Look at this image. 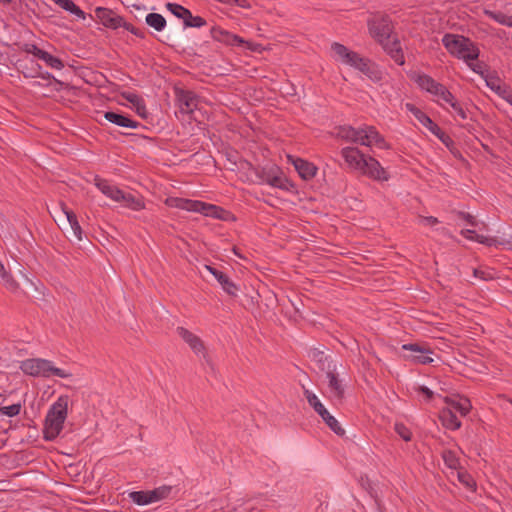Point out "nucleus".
<instances>
[{
  "label": "nucleus",
  "mask_w": 512,
  "mask_h": 512,
  "mask_svg": "<svg viewBox=\"0 0 512 512\" xmlns=\"http://www.w3.org/2000/svg\"><path fill=\"white\" fill-rule=\"evenodd\" d=\"M458 480L465 485L467 488H473L475 486V482L473 478L466 472L458 471L457 472Z\"/></svg>",
  "instance_id": "obj_42"
},
{
  "label": "nucleus",
  "mask_w": 512,
  "mask_h": 512,
  "mask_svg": "<svg viewBox=\"0 0 512 512\" xmlns=\"http://www.w3.org/2000/svg\"><path fill=\"white\" fill-rule=\"evenodd\" d=\"M328 378V387L330 390L331 397L338 401H342L345 394V389L342 384V381L338 378V375L335 373V370H331L326 373Z\"/></svg>",
  "instance_id": "obj_22"
},
{
  "label": "nucleus",
  "mask_w": 512,
  "mask_h": 512,
  "mask_svg": "<svg viewBox=\"0 0 512 512\" xmlns=\"http://www.w3.org/2000/svg\"><path fill=\"white\" fill-rule=\"evenodd\" d=\"M62 210L65 213L68 222L65 227V234L71 242H81L83 240V230L78 222L76 214L71 210H67L63 203Z\"/></svg>",
  "instance_id": "obj_12"
},
{
  "label": "nucleus",
  "mask_w": 512,
  "mask_h": 512,
  "mask_svg": "<svg viewBox=\"0 0 512 512\" xmlns=\"http://www.w3.org/2000/svg\"><path fill=\"white\" fill-rule=\"evenodd\" d=\"M337 138L363 146L375 144L379 148H387L384 138L374 126L364 125L358 129L352 126H340L335 133Z\"/></svg>",
  "instance_id": "obj_2"
},
{
  "label": "nucleus",
  "mask_w": 512,
  "mask_h": 512,
  "mask_svg": "<svg viewBox=\"0 0 512 512\" xmlns=\"http://www.w3.org/2000/svg\"><path fill=\"white\" fill-rule=\"evenodd\" d=\"M415 82L418 86L432 94L437 98V101H443L450 105L453 110L462 118L466 119V113L461 105L456 101L453 94L441 83L435 81L432 77L426 74H418L415 77Z\"/></svg>",
  "instance_id": "obj_4"
},
{
  "label": "nucleus",
  "mask_w": 512,
  "mask_h": 512,
  "mask_svg": "<svg viewBox=\"0 0 512 512\" xmlns=\"http://www.w3.org/2000/svg\"><path fill=\"white\" fill-rule=\"evenodd\" d=\"M179 107L183 113H193L198 106V97L192 91L180 90L177 92Z\"/></svg>",
  "instance_id": "obj_18"
},
{
  "label": "nucleus",
  "mask_w": 512,
  "mask_h": 512,
  "mask_svg": "<svg viewBox=\"0 0 512 512\" xmlns=\"http://www.w3.org/2000/svg\"><path fill=\"white\" fill-rule=\"evenodd\" d=\"M440 421L444 427L457 430L461 427V421L451 408H443L439 414Z\"/></svg>",
  "instance_id": "obj_27"
},
{
  "label": "nucleus",
  "mask_w": 512,
  "mask_h": 512,
  "mask_svg": "<svg viewBox=\"0 0 512 512\" xmlns=\"http://www.w3.org/2000/svg\"><path fill=\"white\" fill-rule=\"evenodd\" d=\"M467 65L476 73L483 74V63L477 62L474 63V61H469Z\"/></svg>",
  "instance_id": "obj_50"
},
{
  "label": "nucleus",
  "mask_w": 512,
  "mask_h": 512,
  "mask_svg": "<svg viewBox=\"0 0 512 512\" xmlns=\"http://www.w3.org/2000/svg\"><path fill=\"white\" fill-rule=\"evenodd\" d=\"M418 392H420V393H422L423 395H425V396H426V399H427L428 401H430V400L433 398V395H434L433 391H432V390H430V389H429L428 387H426V386H419V387H418Z\"/></svg>",
  "instance_id": "obj_51"
},
{
  "label": "nucleus",
  "mask_w": 512,
  "mask_h": 512,
  "mask_svg": "<svg viewBox=\"0 0 512 512\" xmlns=\"http://www.w3.org/2000/svg\"><path fill=\"white\" fill-rule=\"evenodd\" d=\"M20 368L25 374L34 377L50 378L56 376L69 378L72 376L71 373L55 367L52 361L41 358L27 359L21 363Z\"/></svg>",
  "instance_id": "obj_6"
},
{
  "label": "nucleus",
  "mask_w": 512,
  "mask_h": 512,
  "mask_svg": "<svg viewBox=\"0 0 512 512\" xmlns=\"http://www.w3.org/2000/svg\"><path fill=\"white\" fill-rule=\"evenodd\" d=\"M94 182L96 187L107 197L111 198L112 200H116L118 196H121V190L114 186L109 184V182L105 179L100 178L99 176H95Z\"/></svg>",
  "instance_id": "obj_28"
},
{
  "label": "nucleus",
  "mask_w": 512,
  "mask_h": 512,
  "mask_svg": "<svg viewBox=\"0 0 512 512\" xmlns=\"http://www.w3.org/2000/svg\"><path fill=\"white\" fill-rule=\"evenodd\" d=\"M380 44L398 65H403L405 63L402 48L398 39L390 37Z\"/></svg>",
  "instance_id": "obj_20"
},
{
  "label": "nucleus",
  "mask_w": 512,
  "mask_h": 512,
  "mask_svg": "<svg viewBox=\"0 0 512 512\" xmlns=\"http://www.w3.org/2000/svg\"><path fill=\"white\" fill-rule=\"evenodd\" d=\"M205 267L207 268V270H209L215 276V278L217 279V281L220 283L223 290L227 294H229L231 296L237 295V292L239 290L238 287L225 273H223L222 271H219L211 266H205Z\"/></svg>",
  "instance_id": "obj_23"
},
{
  "label": "nucleus",
  "mask_w": 512,
  "mask_h": 512,
  "mask_svg": "<svg viewBox=\"0 0 512 512\" xmlns=\"http://www.w3.org/2000/svg\"><path fill=\"white\" fill-rule=\"evenodd\" d=\"M490 17H492L494 20H496L498 23L506 26H512V17L507 16L501 12L495 13V12H489Z\"/></svg>",
  "instance_id": "obj_40"
},
{
  "label": "nucleus",
  "mask_w": 512,
  "mask_h": 512,
  "mask_svg": "<svg viewBox=\"0 0 512 512\" xmlns=\"http://www.w3.org/2000/svg\"><path fill=\"white\" fill-rule=\"evenodd\" d=\"M487 86L497 93L501 98L512 105V90L509 86L502 83L497 77H489L486 79Z\"/></svg>",
  "instance_id": "obj_21"
},
{
  "label": "nucleus",
  "mask_w": 512,
  "mask_h": 512,
  "mask_svg": "<svg viewBox=\"0 0 512 512\" xmlns=\"http://www.w3.org/2000/svg\"><path fill=\"white\" fill-rule=\"evenodd\" d=\"M170 201L171 205L183 210L199 212L205 216L213 217L216 219H227L226 215H228V212L216 205L183 198H174Z\"/></svg>",
  "instance_id": "obj_7"
},
{
  "label": "nucleus",
  "mask_w": 512,
  "mask_h": 512,
  "mask_svg": "<svg viewBox=\"0 0 512 512\" xmlns=\"http://www.w3.org/2000/svg\"><path fill=\"white\" fill-rule=\"evenodd\" d=\"M115 201L121 202L125 207H128L135 211L142 210L145 207L144 202L141 198L135 197L131 193H125L122 190L121 196H118Z\"/></svg>",
  "instance_id": "obj_29"
},
{
  "label": "nucleus",
  "mask_w": 512,
  "mask_h": 512,
  "mask_svg": "<svg viewBox=\"0 0 512 512\" xmlns=\"http://www.w3.org/2000/svg\"><path fill=\"white\" fill-rule=\"evenodd\" d=\"M370 35L378 42H385L391 37L392 26L388 17H375L368 21Z\"/></svg>",
  "instance_id": "obj_10"
},
{
  "label": "nucleus",
  "mask_w": 512,
  "mask_h": 512,
  "mask_svg": "<svg viewBox=\"0 0 512 512\" xmlns=\"http://www.w3.org/2000/svg\"><path fill=\"white\" fill-rule=\"evenodd\" d=\"M166 8L177 18L183 19L185 27L200 28L206 25V20L200 16H193L189 9L180 4H166Z\"/></svg>",
  "instance_id": "obj_11"
},
{
  "label": "nucleus",
  "mask_w": 512,
  "mask_h": 512,
  "mask_svg": "<svg viewBox=\"0 0 512 512\" xmlns=\"http://www.w3.org/2000/svg\"><path fill=\"white\" fill-rule=\"evenodd\" d=\"M266 182L273 187H277L280 189H288V187H287L288 181L279 175H273V176L268 175Z\"/></svg>",
  "instance_id": "obj_38"
},
{
  "label": "nucleus",
  "mask_w": 512,
  "mask_h": 512,
  "mask_svg": "<svg viewBox=\"0 0 512 512\" xmlns=\"http://www.w3.org/2000/svg\"><path fill=\"white\" fill-rule=\"evenodd\" d=\"M62 9L69 11L79 18L85 19V13L72 0H54Z\"/></svg>",
  "instance_id": "obj_33"
},
{
  "label": "nucleus",
  "mask_w": 512,
  "mask_h": 512,
  "mask_svg": "<svg viewBox=\"0 0 512 512\" xmlns=\"http://www.w3.org/2000/svg\"><path fill=\"white\" fill-rule=\"evenodd\" d=\"M129 497L134 503L140 506L151 503L148 491H134L129 494Z\"/></svg>",
  "instance_id": "obj_37"
},
{
  "label": "nucleus",
  "mask_w": 512,
  "mask_h": 512,
  "mask_svg": "<svg viewBox=\"0 0 512 512\" xmlns=\"http://www.w3.org/2000/svg\"><path fill=\"white\" fill-rule=\"evenodd\" d=\"M461 233L464 237H466L467 239H470V240H474L475 234H477L474 230H470V229L463 230Z\"/></svg>",
  "instance_id": "obj_52"
},
{
  "label": "nucleus",
  "mask_w": 512,
  "mask_h": 512,
  "mask_svg": "<svg viewBox=\"0 0 512 512\" xmlns=\"http://www.w3.org/2000/svg\"><path fill=\"white\" fill-rule=\"evenodd\" d=\"M0 277L4 281L5 287L11 292H16L19 289L17 281L5 270L4 265L0 261Z\"/></svg>",
  "instance_id": "obj_34"
},
{
  "label": "nucleus",
  "mask_w": 512,
  "mask_h": 512,
  "mask_svg": "<svg viewBox=\"0 0 512 512\" xmlns=\"http://www.w3.org/2000/svg\"><path fill=\"white\" fill-rule=\"evenodd\" d=\"M474 241H477L479 243L485 244L487 246H493L497 244V240L492 237H486L483 235L475 234Z\"/></svg>",
  "instance_id": "obj_45"
},
{
  "label": "nucleus",
  "mask_w": 512,
  "mask_h": 512,
  "mask_svg": "<svg viewBox=\"0 0 512 512\" xmlns=\"http://www.w3.org/2000/svg\"><path fill=\"white\" fill-rule=\"evenodd\" d=\"M104 118L117 125V126H120V127H123V128H131V129H136L140 126V123L137 122V121H134L132 119H130L129 117L123 115V114H119V113H116V112H113V111H107L104 113Z\"/></svg>",
  "instance_id": "obj_24"
},
{
  "label": "nucleus",
  "mask_w": 512,
  "mask_h": 512,
  "mask_svg": "<svg viewBox=\"0 0 512 512\" xmlns=\"http://www.w3.org/2000/svg\"><path fill=\"white\" fill-rule=\"evenodd\" d=\"M1 396H2V395L0 394V397H1Z\"/></svg>",
  "instance_id": "obj_56"
},
{
  "label": "nucleus",
  "mask_w": 512,
  "mask_h": 512,
  "mask_svg": "<svg viewBox=\"0 0 512 512\" xmlns=\"http://www.w3.org/2000/svg\"><path fill=\"white\" fill-rule=\"evenodd\" d=\"M304 395L309 405L315 410V412L322 418L326 425L338 436H344L345 430L339 424V422L328 412L324 405L320 402L318 397L310 392L308 389L304 390Z\"/></svg>",
  "instance_id": "obj_8"
},
{
  "label": "nucleus",
  "mask_w": 512,
  "mask_h": 512,
  "mask_svg": "<svg viewBox=\"0 0 512 512\" xmlns=\"http://www.w3.org/2000/svg\"><path fill=\"white\" fill-rule=\"evenodd\" d=\"M96 18L105 26L111 29H117L124 24V19L113 10L97 7L95 9Z\"/></svg>",
  "instance_id": "obj_16"
},
{
  "label": "nucleus",
  "mask_w": 512,
  "mask_h": 512,
  "mask_svg": "<svg viewBox=\"0 0 512 512\" xmlns=\"http://www.w3.org/2000/svg\"><path fill=\"white\" fill-rule=\"evenodd\" d=\"M12 2V0H0V4L2 5H9Z\"/></svg>",
  "instance_id": "obj_55"
},
{
  "label": "nucleus",
  "mask_w": 512,
  "mask_h": 512,
  "mask_svg": "<svg viewBox=\"0 0 512 512\" xmlns=\"http://www.w3.org/2000/svg\"><path fill=\"white\" fill-rule=\"evenodd\" d=\"M24 51L34 55L38 59H40L41 53L44 52V50L38 48L35 44H25L24 45Z\"/></svg>",
  "instance_id": "obj_44"
},
{
  "label": "nucleus",
  "mask_w": 512,
  "mask_h": 512,
  "mask_svg": "<svg viewBox=\"0 0 512 512\" xmlns=\"http://www.w3.org/2000/svg\"><path fill=\"white\" fill-rule=\"evenodd\" d=\"M172 491V486L163 485L160 487L155 488L154 490L148 491L149 492V499L151 503L160 501L162 499L167 498Z\"/></svg>",
  "instance_id": "obj_32"
},
{
  "label": "nucleus",
  "mask_w": 512,
  "mask_h": 512,
  "mask_svg": "<svg viewBox=\"0 0 512 512\" xmlns=\"http://www.w3.org/2000/svg\"><path fill=\"white\" fill-rule=\"evenodd\" d=\"M21 405L20 404H12L10 406L1 407L0 413L3 415L14 417L20 413Z\"/></svg>",
  "instance_id": "obj_41"
},
{
  "label": "nucleus",
  "mask_w": 512,
  "mask_h": 512,
  "mask_svg": "<svg viewBox=\"0 0 512 512\" xmlns=\"http://www.w3.org/2000/svg\"><path fill=\"white\" fill-rule=\"evenodd\" d=\"M406 108L408 111H410L415 118L423 124L425 127H427L430 132H432L435 136H437L442 143H444L446 146H449L453 143L452 139L449 135H447L436 123H434L431 118L426 115L424 112H422L419 108H417L415 105L411 103L406 104Z\"/></svg>",
  "instance_id": "obj_9"
},
{
  "label": "nucleus",
  "mask_w": 512,
  "mask_h": 512,
  "mask_svg": "<svg viewBox=\"0 0 512 512\" xmlns=\"http://www.w3.org/2000/svg\"><path fill=\"white\" fill-rule=\"evenodd\" d=\"M122 97L130 102L133 106L137 105L140 101L143 100L142 97L132 92H123Z\"/></svg>",
  "instance_id": "obj_43"
},
{
  "label": "nucleus",
  "mask_w": 512,
  "mask_h": 512,
  "mask_svg": "<svg viewBox=\"0 0 512 512\" xmlns=\"http://www.w3.org/2000/svg\"><path fill=\"white\" fill-rule=\"evenodd\" d=\"M461 216L468 222L470 223L471 225H475V222H474V217L472 215H470L469 213H464L462 212L461 213Z\"/></svg>",
  "instance_id": "obj_53"
},
{
  "label": "nucleus",
  "mask_w": 512,
  "mask_h": 512,
  "mask_svg": "<svg viewBox=\"0 0 512 512\" xmlns=\"http://www.w3.org/2000/svg\"><path fill=\"white\" fill-rule=\"evenodd\" d=\"M341 155L352 171L375 181H387L389 174L373 157L363 154L357 147H344Z\"/></svg>",
  "instance_id": "obj_1"
},
{
  "label": "nucleus",
  "mask_w": 512,
  "mask_h": 512,
  "mask_svg": "<svg viewBox=\"0 0 512 512\" xmlns=\"http://www.w3.org/2000/svg\"><path fill=\"white\" fill-rule=\"evenodd\" d=\"M211 37L219 42L226 43L228 45H236L243 43V40L237 35L231 34L230 32L223 30L220 27H213L210 31Z\"/></svg>",
  "instance_id": "obj_26"
},
{
  "label": "nucleus",
  "mask_w": 512,
  "mask_h": 512,
  "mask_svg": "<svg viewBox=\"0 0 512 512\" xmlns=\"http://www.w3.org/2000/svg\"><path fill=\"white\" fill-rule=\"evenodd\" d=\"M395 431L404 441L408 442L411 440L412 433L404 424L396 423Z\"/></svg>",
  "instance_id": "obj_39"
},
{
  "label": "nucleus",
  "mask_w": 512,
  "mask_h": 512,
  "mask_svg": "<svg viewBox=\"0 0 512 512\" xmlns=\"http://www.w3.org/2000/svg\"><path fill=\"white\" fill-rule=\"evenodd\" d=\"M41 60H43L48 66L53 69L61 70L64 68V63L59 58L51 55L50 53L44 51L41 53Z\"/></svg>",
  "instance_id": "obj_36"
},
{
  "label": "nucleus",
  "mask_w": 512,
  "mask_h": 512,
  "mask_svg": "<svg viewBox=\"0 0 512 512\" xmlns=\"http://www.w3.org/2000/svg\"><path fill=\"white\" fill-rule=\"evenodd\" d=\"M233 253L238 256L239 258H243V256L240 254L239 249L237 247H233Z\"/></svg>",
  "instance_id": "obj_54"
},
{
  "label": "nucleus",
  "mask_w": 512,
  "mask_h": 512,
  "mask_svg": "<svg viewBox=\"0 0 512 512\" xmlns=\"http://www.w3.org/2000/svg\"><path fill=\"white\" fill-rule=\"evenodd\" d=\"M145 21L148 26L154 28L158 32L164 30L166 26V19L158 13L147 14Z\"/></svg>",
  "instance_id": "obj_31"
},
{
  "label": "nucleus",
  "mask_w": 512,
  "mask_h": 512,
  "mask_svg": "<svg viewBox=\"0 0 512 512\" xmlns=\"http://www.w3.org/2000/svg\"><path fill=\"white\" fill-rule=\"evenodd\" d=\"M419 219L423 224L428 226H434L439 223V220L433 216H420Z\"/></svg>",
  "instance_id": "obj_49"
},
{
  "label": "nucleus",
  "mask_w": 512,
  "mask_h": 512,
  "mask_svg": "<svg viewBox=\"0 0 512 512\" xmlns=\"http://www.w3.org/2000/svg\"><path fill=\"white\" fill-rule=\"evenodd\" d=\"M402 349L411 352V355H409L407 358L411 359V361L414 363L425 365L433 362V359L429 356L432 351L426 345H421L419 343H409L404 344Z\"/></svg>",
  "instance_id": "obj_13"
},
{
  "label": "nucleus",
  "mask_w": 512,
  "mask_h": 512,
  "mask_svg": "<svg viewBox=\"0 0 512 512\" xmlns=\"http://www.w3.org/2000/svg\"><path fill=\"white\" fill-rule=\"evenodd\" d=\"M176 332L195 354L207 356L205 344L200 337L184 327H177Z\"/></svg>",
  "instance_id": "obj_14"
},
{
  "label": "nucleus",
  "mask_w": 512,
  "mask_h": 512,
  "mask_svg": "<svg viewBox=\"0 0 512 512\" xmlns=\"http://www.w3.org/2000/svg\"><path fill=\"white\" fill-rule=\"evenodd\" d=\"M135 107V110H136V113L142 117V118H146L147 117V109H146V105H145V102L144 100L140 101L137 105L134 106Z\"/></svg>",
  "instance_id": "obj_48"
},
{
  "label": "nucleus",
  "mask_w": 512,
  "mask_h": 512,
  "mask_svg": "<svg viewBox=\"0 0 512 512\" xmlns=\"http://www.w3.org/2000/svg\"><path fill=\"white\" fill-rule=\"evenodd\" d=\"M331 50L337 57V60L341 61L342 63L349 65L353 68L357 65L358 61H361V55L349 50L345 45L334 42L331 45Z\"/></svg>",
  "instance_id": "obj_15"
},
{
  "label": "nucleus",
  "mask_w": 512,
  "mask_h": 512,
  "mask_svg": "<svg viewBox=\"0 0 512 512\" xmlns=\"http://www.w3.org/2000/svg\"><path fill=\"white\" fill-rule=\"evenodd\" d=\"M442 44L451 55L464 60L466 63L475 61L479 57V48L473 41L463 35L447 33L442 38Z\"/></svg>",
  "instance_id": "obj_5"
},
{
  "label": "nucleus",
  "mask_w": 512,
  "mask_h": 512,
  "mask_svg": "<svg viewBox=\"0 0 512 512\" xmlns=\"http://www.w3.org/2000/svg\"><path fill=\"white\" fill-rule=\"evenodd\" d=\"M69 397L61 395L49 408L44 423V439L54 440L62 431L68 414Z\"/></svg>",
  "instance_id": "obj_3"
},
{
  "label": "nucleus",
  "mask_w": 512,
  "mask_h": 512,
  "mask_svg": "<svg viewBox=\"0 0 512 512\" xmlns=\"http://www.w3.org/2000/svg\"><path fill=\"white\" fill-rule=\"evenodd\" d=\"M308 356L320 371L327 373L331 370H335L333 361L324 351L314 348L309 351Z\"/></svg>",
  "instance_id": "obj_17"
},
{
  "label": "nucleus",
  "mask_w": 512,
  "mask_h": 512,
  "mask_svg": "<svg viewBox=\"0 0 512 512\" xmlns=\"http://www.w3.org/2000/svg\"><path fill=\"white\" fill-rule=\"evenodd\" d=\"M293 165L300 175V177L304 180H310L315 177L317 172V167L304 159L295 158L292 159Z\"/></svg>",
  "instance_id": "obj_25"
},
{
  "label": "nucleus",
  "mask_w": 512,
  "mask_h": 512,
  "mask_svg": "<svg viewBox=\"0 0 512 512\" xmlns=\"http://www.w3.org/2000/svg\"><path fill=\"white\" fill-rule=\"evenodd\" d=\"M473 275L476 278H480L485 281L493 279V275L490 272H486L477 268L473 270Z\"/></svg>",
  "instance_id": "obj_47"
},
{
  "label": "nucleus",
  "mask_w": 512,
  "mask_h": 512,
  "mask_svg": "<svg viewBox=\"0 0 512 512\" xmlns=\"http://www.w3.org/2000/svg\"><path fill=\"white\" fill-rule=\"evenodd\" d=\"M445 402L449 404V408H451L455 413L458 412L462 416H466L471 409V403L468 399L454 401L449 399L448 397H445Z\"/></svg>",
  "instance_id": "obj_30"
},
{
  "label": "nucleus",
  "mask_w": 512,
  "mask_h": 512,
  "mask_svg": "<svg viewBox=\"0 0 512 512\" xmlns=\"http://www.w3.org/2000/svg\"><path fill=\"white\" fill-rule=\"evenodd\" d=\"M442 458L446 466L450 469L458 470L460 469V461L456 456V453L452 450H444L442 452Z\"/></svg>",
  "instance_id": "obj_35"
},
{
  "label": "nucleus",
  "mask_w": 512,
  "mask_h": 512,
  "mask_svg": "<svg viewBox=\"0 0 512 512\" xmlns=\"http://www.w3.org/2000/svg\"><path fill=\"white\" fill-rule=\"evenodd\" d=\"M355 69L361 71L375 83L380 82L383 78L382 72L378 69V67L369 59L364 57H361V61H358L357 65L355 66Z\"/></svg>",
  "instance_id": "obj_19"
},
{
  "label": "nucleus",
  "mask_w": 512,
  "mask_h": 512,
  "mask_svg": "<svg viewBox=\"0 0 512 512\" xmlns=\"http://www.w3.org/2000/svg\"><path fill=\"white\" fill-rule=\"evenodd\" d=\"M123 28H125L126 30L130 31L132 34L140 37V38H144L145 37V33L144 31L134 27L132 24L130 23H127L124 21V24L121 26Z\"/></svg>",
  "instance_id": "obj_46"
}]
</instances>
